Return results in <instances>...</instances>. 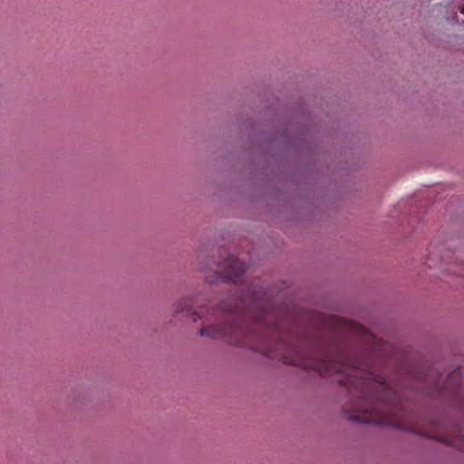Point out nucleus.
<instances>
[{"instance_id": "nucleus-1", "label": "nucleus", "mask_w": 464, "mask_h": 464, "mask_svg": "<svg viewBox=\"0 0 464 464\" xmlns=\"http://www.w3.org/2000/svg\"><path fill=\"white\" fill-rule=\"evenodd\" d=\"M219 309L226 323L203 327L201 336L248 347L269 358L280 357L285 364L331 377L346 386L356 400L351 420L386 425V376L379 372L372 358L351 355L339 344L319 339L290 343L281 335V324L270 322L275 314L268 309L265 293L252 292L233 305L222 303Z\"/></svg>"}, {"instance_id": "nucleus-2", "label": "nucleus", "mask_w": 464, "mask_h": 464, "mask_svg": "<svg viewBox=\"0 0 464 464\" xmlns=\"http://www.w3.org/2000/svg\"><path fill=\"white\" fill-rule=\"evenodd\" d=\"M423 379L426 384L427 394L434 397H453L459 393L460 389L461 369L457 368L450 372L441 385L438 376L433 377L429 374L423 377Z\"/></svg>"}, {"instance_id": "nucleus-5", "label": "nucleus", "mask_w": 464, "mask_h": 464, "mask_svg": "<svg viewBox=\"0 0 464 464\" xmlns=\"http://www.w3.org/2000/svg\"><path fill=\"white\" fill-rule=\"evenodd\" d=\"M444 442L451 444V445L456 446V447H459V445L456 442H450L449 440H444Z\"/></svg>"}, {"instance_id": "nucleus-4", "label": "nucleus", "mask_w": 464, "mask_h": 464, "mask_svg": "<svg viewBox=\"0 0 464 464\" xmlns=\"http://www.w3.org/2000/svg\"><path fill=\"white\" fill-rule=\"evenodd\" d=\"M194 301L190 298H182L174 305V312L191 314L193 321H197L200 318V314L198 312L193 311Z\"/></svg>"}, {"instance_id": "nucleus-3", "label": "nucleus", "mask_w": 464, "mask_h": 464, "mask_svg": "<svg viewBox=\"0 0 464 464\" xmlns=\"http://www.w3.org/2000/svg\"><path fill=\"white\" fill-rule=\"evenodd\" d=\"M246 271L244 263L239 262L234 256H228L223 262L216 265L213 275H206V281L215 283L221 280L237 284L242 281Z\"/></svg>"}, {"instance_id": "nucleus-6", "label": "nucleus", "mask_w": 464, "mask_h": 464, "mask_svg": "<svg viewBox=\"0 0 464 464\" xmlns=\"http://www.w3.org/2000/svg\"><path fill=\"white\" fill-rule=\"evenodd\" d=\"M461 13L464 14V5L461 7Z\"/></svg>"}]
</instances>
